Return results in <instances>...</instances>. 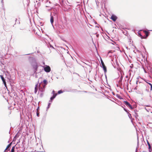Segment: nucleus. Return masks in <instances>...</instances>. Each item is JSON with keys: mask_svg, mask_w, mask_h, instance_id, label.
<instances>
[{"mask_svg": "<svg viewBox=\"0 0 152 152\" xmlns=\"http://www.w3.org/2000/svg\"><path fill=\"white\" fill-rule=\"evenodd\" d=\"M39 109V106H38L37 108V111H38Z\"/></svg>", "mask_w": 152, "mask_h": 152, "instance_id": "49530a36", "label": "nucleus"}, {"mask_svg": "<svg viewBox=\"0 0 152 152\" xmlns=\"http://www.w3.org/2000/svg\"><path fill=\"white\" fill-rule=\"evenodd\" d=\"M50 107L49 106H48L47 107V110Z\"/></svg>", "mask_w": 152, "mask_h": 152, "instance_id": "bf43d9fd", "label": "nucleus"}, {"mask_svg": "<svg viewBox=\"0 0 152 152\" xmlns=\"http://www.w3.org/2000/svg\"><path fill=\"white\" fill-rule=\"evenodd\" d=\"M138 35L139 36V37H140L141 39H143V38H144L143 37V36L142 35L141 33L139 31H138Z\"/></svg>", "mask_w": 152, "mask_h": 152, "instance_id": "cd10ccee", "label": "nucleus"}, {"mask_svg": "<svg viewBox=\"0 0 152 152\" xmlns=\"http://www.w3.org/2000/svg\"><path fill=\"white\" fill-rule=\"evenodd\" d=\"M7 94H6V95L5 94V95L3 94V95H2V96L3 97V98H4V99L7 101H8V98L7 97Z\"/></svg>", "mask_w": 152, "mask_h": 152, "instance_id": "bb28decb", "label": "nucleus"}, {"mask_svg": "<svg viewBox=\"0 0 152 152\" xmlns=\"http://www.w3.org/2000/svg\"><path fill=\"white\" fill-rule=\"evenodd\" d=\"M90 88H91V89H92V90H94H94H95V88H92V86H90Z\"/></svg>", "mask_w": 152, "mask_h": 152, "instance_id": "5fc2aeb1", "label": "nucleus"}, {"mask_svg": "<svg viewBox=\"0 0 152 152\" xmlns=\"http://www.w3.org/2000/svg\"><path fill=\"white\" fill-rule=\"evenodd\" d=\"M137 79L138 80L136 81V83L137 84H138V83H142L144 85H146V84H147V82L142 79L140 77H138Z\"/></svg>", "mask_w": 152, "mask_h": 152, "instance_id": "20e7f679", "label": "nucleus"}, {"mask_svg": "<svg viewBox=\"0 0 152 152\" xmlns=\"http://www.w3.org/2000/svg\"><path fill=\"white\" fill-rule=\"evenodd\" d=\"M52 8L50 7H49V8L47 9V10L48 11L52 9Z\"/></svg>", "mask_w": 152, "mask_h": 152, "instance_id": "864d4df0", "label": "nucleus"}, {"mask_svg": "<svg viewBox=\"0 0 152 152\" xmlns=\"http://www.w3.org/2000/svg\"><path fill=\"white\" fill-rule=\"evenodd\" d=\"M51 104V103L49 102V103H48V106L49 107H50Z\"/></svg>", "mask_w": 152, "mask_h": 152, "instance_id": "603ef678", "label": "nucleus"}, {"mask_svg": "<svg viewBox=\"0 0 152 152\" xmlns=\"http://www.w3.org/2000/svg\"><path fill=\"white\" fill-rule=\"evenodd\" d=\"M135 114L134 115L135 117L136 118L138 116V114L137 113H135Z\"/></svg>", "mask_w": 152, "mask_h": 152, "instance_id": "ea45409f", "label": "nucleus"}, {"mask_svg": "<svg viewBox=\"0 0 152 152\" xmlns=\"http://www.w3.org/2000/svg\"><path fill=\"white\" fill-rule=\"evenodd\" d=\"M128 115V116L129 118L131 119V122H132V121L134 120V119L132 118V117L131 116V115L128 112V113H127Z\"/></svg>", "mask_w": 152, "mask_h": 152, "instance_id": "b1692460", "label": "nucleus"}, {"mask_svg": "<svg viewBox=\"0 0 152 152\" xmlns=\"http://www.w3.org/2000/svg\"><path fill=\"white\" fill-rule=\"evenodd\" d=\"M43 67L44 68L45 71L46 72H49L51 71L50 68L49 66L45 65Z\"/></svg>", "mask_w": 152, "mask_h": 152, "instance_id": "423d86ee", "label": "nucleus"}, {"mask_svg": "<svg viewBox=\"0 0 152 152\" xmlns=\"http://www.w3.org/2000/svg\"><path fill=\"white\" fill-rule=\"evenodd\" d=\"M147 68L149 72L152 75V68L150 66H148L147 67Z\"/></svg>", "mask_w": 152, "mask_h": 152, "instance_id": "5701e85b", "label": "nucleus"}, {"mask_svg": "<svg viewBox=\"0 0 152 152\" xmlns=\"http://www.w3.org/2000/svg\"><path fill=\"white\" fill-rule=\"evenodd\" d=\"M136 92L138 94H141L142 95L143 94V93H142V91H140L139 90H136Z\"/></svg>", "mask_w": 152, "mask_h": 152, "instance_id": "393cba45", "label": "nucleus"}, {"mask_svg": "<svg viewBox=\"0 0 152 152\" xmlns=\"http://www.w3.org/2000/svg\"><path fill=\"white\" fill-rule=\"evenodd\" d=\"M112 51H109L108 52V54H109L110 53H112Z\"/></svg>", "mask_w": 152, "mask_h": 152, "instance_id": "e2e57ef3", "label": "nucleus"}, {"mask_svg": "<svg viewBox=\"0 0 152 152\" xmlns=\"http://www.w3.org/2000/svg\"><path fill=\"white\" fill-rule=\"evenodd\" d=\"M17 21V18H16L15 19V25L16 24H20V22L19 21Z\"/></svg>", "mask_w": 152, "mask_h": 152, "instance_id": "72a5a7b5", "label": "nucleus"}, {"mask_svg": "<svg viewBox=\"0 0 152 152\" xmlns=\"http://www.w3.org/2000/svg\"><path fill=\"white\" fill-rule=\"evenodd\" d=\"M45 120H46L45 117H43L42 119V120L41 121V123L42 124H44L45 122Z\"/></svg>", "mask_w": 152, "mask_h": 152, "instance_id": "c756f323", "label": "nucleus"}, {"mask_svg": "<svg viewBox=\"0 0 152 152\" xmlns=\"http://www.w3.org/2000/svg\"><path fill=\"white\" fill-rule=\"evenodd\" d=\"M43 83L44 85H46L48 83V82L46 80H44L43 81Z\"/></svg>", "mask_w": 152, "mask_h": 152, "instance_id": "2f4dec72", "label": "nucleus"}, {"mask_svg": "<svg viewBox=\"0 0 152 152\" xmlns=\"http://www.w3.org/2000/svg\"><path fill=\"white\" fill-rule=\"evenodd\" d=\"M25 142V140L23 139V141L22 142V144L21 145V146L23 145V146H24V145L25 144V143H24V142Z\"/></svg>", "mask_w": 152, "mask_h": 152, "instance_id": "f704fd0d", "label": "nucleus"}, {"mask_svg": "<svg viewBox=\"0 0 152 152\" xmlns=\"http://www.w3.org/2000/svg\"><path fill=\"white\" fill-rule=\"evenodd\" d=\"M11 88V92L10 93V96L11 97H13L14 100L15 99H18L19 97L17 95V93L15 89H16L17 88L15 86H10Z\"/></svg>", "mask_w": 152, "mask_h": 152, "instance_id": "f257e3e1", "label": "nucleus"}, {"mask_svg": "<svg viewBox=\"0 0 152 152\" xmlns=\"http://www.w3.org/2000/svg\"><path fill=\"white\" fill-rule=\"evenodd\" d=\"M55 97L54 96H51L50 99L51 100V101H53V100H54V99H55Z\"/></svg>", "mask_w": 152, "mask_h": 152, "instance_id": "4c0bfd02", "label": "nucleus"}, {"mask_svg": "<svg viewBox=\"0 0 152 152\" xmlns=\"http://www.w3.org/2000/svg\"><path fill=\"white\" fill-rule=\"evenodd\" d=\"M15 150H13L12 149H11V152H15Z\"/></svg>", "mask_w": 152, "mask_h": 152, "instance_id": "4d7b16f0", "label": "nucleus"}, {"mask_svg": "<svg viewBox=\"0 0 152 152\" xmlns=\"http://www.w3.org/2000/svg\"><path fill=\"white\" fill-rule=\"evenodd\" d=\"M15 86L17 88H16V89H15V91H17L19 93L20 92H21L22 93H23V91L22 90H20L19 88H18V87L17 88V86Z\"/></svg>", "mask_w": 152, "mask_h": 152, "instance_id": "a211bd4d", "label": "nucleus"}, {"mask_svg": "<svg viewBox=\"0 0 152 152\" xmlns=\"http://www.w3.org/2000/svg\"><path fill=\"white\" fill-rule=\"evenodd\" d=\"M36 114H37V116L38 117H39V112L38 111H37L36 112Z\"/></svg>", "mask_w": 152, "mask_h": 152, "instance_id": "79ce46f5", "label": "nucleus"}, {"mask_svg": "<svg viewBox=\"0 0 152 152\" xmlns=\"http://www.w3.org/2000/svg\"><path fill=\"white\" fill-rule=\"evenodd\" d=\"M7 73L8 75L6 74L7 77V79L10 81L11 78V76L9 75V73Z\"/></svg>", "mask_w": 152, "mask_h": 152, "instance_id": "a878e982", "label": "nucleus"}, {"mask_svg": "<svg viewBox=\"0 0 152 152\" xmlns=\"http://www.w3.org/2000/svg\"><path fill=\"white\" fill-rule=\"evenodd\" d=\"M121 107L123 108L124 110L127 113H128L129 112V110H127L123 106H122Z\"/></svg>", "mask_w": 152, "mask_h": 152, "instance_id": "7c9ffc66", "label": "nucleus"}, {"mask_svg": "<svg viewBox=\"0 0 152 152\" xmlns=\"http://www.w3.org/2000/svg\"><path fill=\"white\" fill-rule=\"evenodd\" d=\"M1 3H2V4L3 5V4H4L3 0H1Z\"/></svg>", "mask_w": 152, "mask_h": 152, "instance_id": "680f3d73", "label": "nucleus"}, {"mask_svg": "<svg viewBox=\"0 0 152 152\" xmlns=\"http://www.w3.org/2000/svg\"><path fill=\"white\" fill-rule=\"evenodd\" d=\"M144 32L145 34V35L143 36V39H146L148 37L149 34V32L146 30L143 31Z\"/></svg>", "mask_w": 152, "mask_h": 152, "instance_id": "ddd939ff", "label": "nucleus"}, {"mask_svg": "<svg viewBox=\"0 0 152 152\" xmlns=\"http://www.w3.org/2000/svg\"><path fill=\"white\" fill-rule=\"evenodd\" d=\"M112 94L113 95H115V94L114 92H113Z\"/></svg>", "mask_w": 152, "mask_h": 152, "instance_id": "69168bd1", "label": "nucleus"}, {"mask_svg": "<svg viewBox=\"0 0 152 152\" xmlns=\"http://www.w3.org/2000/svg\"><path fill=\"white\" fill-rule=\"evenodd\" d=\"M100 93L103 94L104 96H106V94L104 93V91L102 90V91H101L100 92Z\"/></svg>", "mask_w": 152, "mask_h": 152, "instance_id": "a19ab883", "label": "nucleus"}, {"mask_svg": "<svg viewBox=\"0 0 152 152\" xmlns=\"http://www.w3.org/2000/svg\"><path fill=\"white\" fill-rule=\"evenodd\" d=\"M37 147H36V150L35 151L37 152H43L42 149H43V146L41 145L40 144L37 143Z\"/></svg>", "mask_w": 152, "mask_h": 152, "instance_id": "39448f33", "label": "nucleus"}, {"mask_svg": "<svg viewBox=\"0 0 152 152\" xmlns=\"http://www.w3.org/2000/svg\"><path fill=\"white\" fill-rule=\"evenodd\" d=\"M50 21L51 24H52V25L53 26V24L54 22V18H53V16H51V15L50 19Z\"/></svg>", "mask_w": 152, "mask_h": 152, "instance_id": "4be33fe9", "label": "nucleus"}, {"mask_svg": "<svg viewBox=\"0 0 152 152\" xmlns=\"http://www.w3.org/2000/svg\"><path fill=\"white\" fill-rule=\"evenodd\" d=\"M147 84H146V85H145V86H147L148 85V84H149L150 86H152V85L151 83H148L147 82Z\"/></svg>", "mask_w": 152, "mask_h": 152, "instance_id": "09e8293b", "label": "nucleus"}, {"mask_svg": "<svg viewBox=\"0 0 152 152\" xmlns=\"http://www.w3.org/2000/svg\"><path fill=\"white\" fill-rule=\"evenodd\" d=\"M65 91L70 92L71 91V90L69 89H65L64 90H60L58 91L57 94H61Z\"/></svg>", "mask_w": 152, "mask_h": 152, "instance_id": "6e6552de", "label": "nucleus"}, {"mask_svg": "<svg viewBox=\"0 0 152 152\" xmlns=\"http://www.w3.org/2000/svg\"><path fill=\"white\" fill-rule=\"evenodd\" d=\"M56 93H55V91L54 90H53L51 94H56Z\"/></svg>", "mask_w": 152, "mask_h": 152, "instance_id": "c03bdc74", "label": "nucleus"}, {"mask_svg": "<svg viewBox=\"0 0 152 152\" xmlns=\"http://www.w3.org/2000/svg\"><path fill=\"white\" fill-rule=\"evenodd\" d=\"M147 84H146V85H145V86H147L148 85V84H149L150 86H152V85L151 83H148L147 82Z\"/></svg>", "mask_w": 152, "mask_h": 152, "instance_id": "de8ad7c7", "label": "nucleus"}, {"mask_svg": "<svg viewBox=\"0 0 152 152\" xmlns=\"http://www.w3.org/2000/svg\"><path fill=\"white\" fill-rule=\"evenodd\" d=\"M58 94L56 93L54 94H53L52 96L53 97L54 96L55 97V98Z\"/></svg>", "mask_w": 152, "mask_h": 152, "instance_id": "37998d69", "label": "nucleus"}, {"mask_svg": "<svg viewBox=\"0 0 152 152\" xmlns=\"http://www.w3.org/2000/svg\"><path fill=\"white\" fill-rule=\"evenodd\" d=\"M137 149H138L137 148H136V151H135V152H137Z\"/></svg>", "mask_w": 152, "mask_h": 152, "instance_id": "774afa93", "label": "nucleus"}, {"mask_svg": "<svg viewBox=\"0 0 152 152\" xmlns=\"http://www.w3.org/2000/svg\"><path fill=\"white\" fill-rule=\"evenodd\" d=\"M116 96L118 99H123V98L121 97L120 95L118 94H117L116 95Z\"/></svg>", "mask_w": 152, "mask_h": 152, "instance_id": "c85d7f7f", "label": "nucleus"}, {"mask_svg": "<svg viewBox=\"0 0 152 152\" xmlns=\"http://www.w3.org/2000/svg\"><path fill=\"white\" fill-rule=\"evenodd\" d=\"M18 148H19V147H18V146H16V149H17L18 150V149H19Z\"/></svg>", "mask_w": 152, "mask_h": 152, "instance_id": "052dcab7", "label": "nucleus"}, {"mask_svg": "<svg viewBox=\"0 0 152 152\" xmlns=\"http://www.w3.org/2000/svg\"><path fill=\"white\" fill-rule=\"evenodd\" d=\"M12 144V142L10 143L7 146V148H6V149H8V150H10V148L11 147V145Z\"/></svg>", "mask_w": 152, "mask_h": 152, "instance_id": "412c9836", "label": "nucleus"}, {"mask_svg": "<svg viewBox=\"0 0 152 152\" xmlns=\"http://www.w3.org/2000/svg\"><path fill=\"white\" fill-rule=\"evenodd\" d=\"M146 107H150V105H146L145 106Z\"/></svg>", "mask_w": 152, "mask_h": 152, "instance_id": "0e129e2a", "label": "nucleus"}, {"mask_svg": "<svg viewBox=\"0 0 152 152\" xmlns=\"http://www.w3.org/2000/svg\"><path fill=\"white\" fill-rule=\"evenodd\" d=\"M95 97L97 98H101V96H100L98 95V94H97L95 96Z\"/></svg>", "mask_w": 152, "mask_h": 152, "instance_id": "c9c22d12", "label": "nucleus"}, {"mask_svg": "<svg viewBox=\"0 0 152 152\" xmlns=\"http://www.w3.org/2000/svg\"><path fill=\"white\" fill-rule=\"evenodd\" d=\"M16 146V145H15V146H13L12 148V149L15 150V147Z\"/></svg>", "mask_w": 152, "mask_h": 152, "instance_id": "a18cd8bd", "label": "nucleus"}, {"mask_svg": "<svg viewBox=\"0 0 152 152\" xmlns=\"http://www.w3.org/2000/svg\"><path fill=\"white\" fill-rule=\"evenodd\" d=\"M18 137V133H17L14 137L13 140H12V142H15V140H16L17 138Z\"/></svg>", "mask_w": 152, "mask_h": 152, "instance_id": "6ab92c4d", "label": "nucleus"}, {"mask_svg": "<svg viewBox=\"0 0 152 152\" xmlns=\"http://www.w3.org/2000/svg\"><path fill=\"white\" fill-rule=\"evenodd\" d=\"M20 30H23V29H24V28H23V27H22V28H20Z\"/></svg>", "mask_w": 152, "mask_h": 152, "instance_id": "338daca9", "label": "nucleus"}, {"mask_svg": "<svg viewBox=\"0 0 152 152\" xmlns=\"http://www.w3.org/2000/svg\"><path fill=\"white\" fill-rule=\"evenodd\" d=\"M123 76H121V77H120V79L118 81V82L119 83H120L121 82L122 80V79H123Z\"/></svg>", "mask_w": 152, "mask_h": 152, "instance_id": "473e14b6", "label": "nucleus"}, {"mask_svg": "<svg viewBox=\"0 0 152 152\" xmlns=\"http://www.w3.org/2000/svg\"><path fill=\"white\" fill-rule=\"evenodd\" d=\"M117 87H120V88L121 89H123V88H126V89L127 91H128V92H131L132 91H134V90H135L137 89V86H136V87H135L134 88H132L131 87V86H117ZM131 87H132V86H131Z\"/></svg>", "mask_w": 152, "mask_h": 152, "instance_id": "f03ea898", "label": "nucleus"}, {"mask_svg": "<svg viewBox=\"0 0 152 152\" xmlns=\"http://www.w3.org/2000/svg\"><path fill=\"white\" fill-rule=\"evenodd\" d=\"M92 88H95V91H97L99 93H100V92L102 91V90H104L103 87H102L101 86H100V88H97L95 86H92Z\"/></svg>", "mask_w": 152, "mask_h": 152, "instance_id": "0eeeda50", "label": "nucleus"}, {"mask_svg": "<svg viewBox=\"0 0 152 152\" xmlns=\"http://www.w3.org/2000/svg\"><path fill=\"white\" fill-rule=\"evenodd\" d=\"M124 103L128 107H129L131 109H133V107L131 105L130 103L127 101H124Z\"/></svg>", "mask_w": 152, "mask_h": 152, "instance_id": "1a4fd4ad", "label": "nucleus"}, {"mask_svg": "<svg viewBox=\"0 0 152 152\" xmlns=\"http://www.w3.org/2000/svg\"><path fill=\"white\" fill-rule=\"evenodd\" d=\"M139 147V139L138 137H137V148H138Z\"/></svg>", "mask_w": 152, "mask_h": 152, "instance_id": "e433bc0d", "label": "nucleus"}, {"mask_svg": "<svg viewBox=\"0 0 152 152\" xmlns=\"http://www.w3.org/2000/svg\"><path fill=\"white\" fill-rule=\"evenodd\" d=\"M146 91H147L148 92L149 91V90L148 89H145Z\"/></svg>", "mask_w": 152, "mask_h": 152, "instance_id": "13d9d810", "label": "nucleus"}, {"mask_svg": "<svg viewBox=\"0 0 152 152\" xmlns=\"http://www.w3.org/2000/svg\"><path fill=\"white\" fill-rule=\"evenodd\" d=\"M147 144L148 145V149L149 150V152H151L152 151V150L151 149V145L150 143H149L148 141L147 140Z\"/></svg>", "mask_w": 152, "mask_h": 152, "instance_id": "f3484780", "label": "nucleus"}, {"mask_svg": "<svg viewBox=\"0 0 152 152\" xmlns=\"http://www.w3.org/2000/svg\"><path fill=\"white\" fill-rule=\"evenodd\" d=\"M8 90L7 86H4L3 88H2L0 90V93L2 95L8 94L9 92Z\"/></svg>", "mask_w": 152, "mask_h": 152, "instance_id": "7ed1b4c3", "label": "nucleus"}, {"mask_svg": "<svg viewBox=\"0 0 152 152\" xmlns=\"http://www.w3.org/2000/svg\"><path fill=\"white\" fill-rule=\"evenodd\" d=\"M0 77H1V78L4 83V86H7L6 85V83L5 81V79H4V77H3V75H0Z\"/></svg>", "mask_w": 152, "mask_h": 152, "instance_id": "dca6fc26", "label": "nucleus"}, {"mask_svg": "<svg viewBox=\"0 0 152 152\" xmlns=\"http://www.w3.org/2000/svg\"><path fill=\"white\" fill-rule=\"evenodd\" d=\"M45 87L46 86H42V87H38L39 90L38 94L39 93V91H40L42 92H44L45 91Z\"/></svg>", "mask_w": 152, "mask_h": 152, "instance_id": "f8f14e48", "label": "nucleus"}, {"mask_svg": "<svg viewBox=\"0 0 152 152\" xmlns=\"http://www.w3.org/2000/svg\"><path fill=\"white\" fill-rule=\"evenodd\" d=\"M146 110V111L148 112H149V110H150V109L149 108H147L146 107L144 108Z\"/></svg>", "mask_w": 152, "mask_h": 152, "instance_id": "58836bf2", "label": "nucleus"}, {"mask_svg": "<svg viewBox=\"0 0 152 152\" xmlns=\"http://www.w3.org/2000/svg\"><path fill=\"white\" fill-rule=\"evenodd\" d=\"M101 63L102 64V66H101L102 67L104 71V72L106 73L107 72V68L106 66H105L103 61L101 60Z\"/></svg>", "mask_w": 152, "mask_h": 152, "instance_id": "9d476101", "label": "nucleus"}, {"mask_svg": "<svg viewBox=\"0 0 152 152\" xmlns=\"http://www.w3.org/2000/svg\"><path fill=\"white\" fill-rule=\"evenodd\" d=\"M40 97H42L43 96V94L42 93H41L40 94Z\"/></svg>", "mask_w": 152, "mask_h": 152, "instance_id": "3c124183", "label": "nucleus"}, {"mask_svg": "<svg viewBox=\"0 0 152 152\" xmlns=\"http://www.w3.org/2000/svg\"><path fill=\"white\" fill-rule=\"evenodd\" d=\"M9 150H8V149H6V148L5 149L4 152H7Z\"/></svg>", "mask_w": 152, "mask_h": 152, "instance_id": "8fccbe9b", "label": "nucleus"}, {"mask_svg": "<svg viewBox=\"0 0 152 152\" xmlns=\"http://www.w3.org/2000/svg\"><path fill=\"white\" fill-rule=\"evenodd\" d=\"M110 19H112L113 21H115L117 19V17L114 14L112 15Z\"/></svg>", "mask_w": 152, "mask_h": 152, "instance_id": "4468645a", "label": "nucleus"}, {"mask_svg": "<svg viewBox=\"0 0 152 152\" xmlns=\"http://www.w3.org/2000/svg\"><path fill=\"white\" fill-rule=\"evenodd\" d=\"M33 67L34 69V73L36 72L37 71V68H38V66L36 63L34 64L33 65Z\"/></svg>", "mask_w": 152, "mask_h": 152, "instance_id": "2eb2a0df", "label": "nucleus"}, {"mask_svg": "<svg viewBox=\"0 0 152 152\" xmlns=\"http://www.w3.org/2000/svg\"><path fill=\"white\" fill-rule=\"evenodd\" d=\"M25 147L23 145L21 146L19 145V149L20 152H23L25 150Z\"/></svg>", "mask_w": 152, "mask_h": 152, "instance_id": "9b49d317", "label": "nucleus"}, {"mask_svg": "<svg viewBox=\"0 0 152 152\" xmlns=\"http://www.w3.org/2000/svg\"><path fill=\"white\" fill-rule=\"evenodd\" d=\"M42 86H35V88H34V93L35 94H36L37 91H38V90H39V88L38 87H42Z\"/></svg>", "mask_w": 152, "mask_h": 152, "instance_id": "aec40b11", "label": "nucleus"}, {"mask_svg": "<svg viewBox=\"0 0 152 152\" xmlns=\"http://www.w3.org/2000/svg\"><path fill=\"white\" fill-rule=\"evenodd\" d=\"M134 113H137V112L138 111H137V110H134Z\"/></svg>", "mask_w": 152, "mask_h": 152, "instance_id": "6e6d98bb", "label": "nucleus"}]
</instances>
